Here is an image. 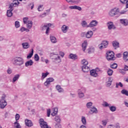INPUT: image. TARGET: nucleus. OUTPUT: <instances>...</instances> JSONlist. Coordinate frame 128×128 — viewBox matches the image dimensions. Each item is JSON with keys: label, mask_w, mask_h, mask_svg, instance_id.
Listing matches in <instances>:
<instances>
[{"label": "nucleus", "mask_w": 128, "mask_h": 128, "mask_svg": "<svg viewBox=\"0 0 128 128\" xmlns=\"http://www.w3.org/2000/svg\"><path fill=\"white\" fill-rule=\"evenodd\" d=\"M6 95L3 94L0 100V108H4L8 105V102L6 101Z\"/></svg>", "instance_id": "f257e3e1"}, {"label": "nucleus", "mask_w": 128, "mask_h": 128, "mask_svg": "<svg viewBox=\"0 0 128 128\" xmlns=\"http://www.w3.org/2000/svg\"><path fill=\"white\" fill-rule=\"evenodd\" d=\"M106 58L108 60H116L114 52L109 51L106 53Z\"/></svg>", "instance_id": "f03ea898"}, {"label": "nucleus", "mask_w": 128, "mask_h": 128, "mask_svg": "<svg viewBox=\"0 0 128 128\" xmlns=\"http://www.w3.org/2000/svg\"><path fill=\"white\" fill-rule=\"evenodd\" d=\"M14 64L16 66H22V64H24V59L20 57H16L14 60Z\"/></svg>", "instance_id": "7ed1b4c3"}, {"label": "nucleus", "mask_w": 128, "mask_h": 128, "mask_svg": "<svg viewBox=\"0 0 128 128\" xmlns=\"http://www.w3.org/2000/svg\"><path fill=\"white\" fill-rule=\"evenodd\" d=\"M39 123L40 124V126L42 128H51L50 127L48 126L46 122H44V119L41 118L39 120Z\"/></svg>", "instance_id": "20e7f679"}, {"label": "nucleus", "mask_w": 128, "mask_h": 128, "mask_svg": "<svg viewBox=\"0 0 128 128\" xmlns=\"http://www.w3.org/2000/svg\"><path fill=\"white\" fill-rule=\"evenodd\" d=\"M120 12V10L118 8H114L112 10L109 12V14L110 16H114L116 14H118Z\"/></svg>", "instance_id": "39448f33"}, {"label": "nucleus", "mask_w": 128, "mask_h": 128, "mask_svg": "<svg viewBox=\"0 0 128 128\" xmlns=\"http://www.w3.org/2000/svg\"><path fill=\"white\" fill-rule=\"evenodd\" d=\"M18 4H20L18 0H14L12 4L9 6V8H10L11 10H14V6H18Z\"/></svg>", "instance_id": "423d86ee"}, {"label": "nucleus", "mask_w": 128, "mask_h": 128, "mask_svg": "<svg viewBox=\"0 0 128 128\" xmlns=\"http://www.w3.org/2000/svg\"><path fill=\"white\" fill-rule=\"evenodd\" d=\"M52 59L54 60V62H55L56 64H58V62H62L58 54H53L52 56Z\"/></svg>", "instance_id": "0eeeda50"}, {"label": "nucleus", "mask_w": 128, "mask_h": 128, "mask_svg": "<svg viewBox=\"0 0 128 128\" xmlns=\"http://www.w3.org/2000/svg\"><path fill=\"white\" fill-rule=\"evenodd\" d=\"M54 80V79L52 78H48L44 82V84L46 86H48V84H50V82H52Z\"/></svg>", "instance_id": "6e6552de"}, {"label": "nucleus", "mask_w": 128, "mask_h": 128, "mask_svg": "<svg viewBox=\"0 0 128 128\" xmlns=\"http://www.w3.org/2000/svg\"><path fill=\"white\" fill-rule=\"evenodd\" d=\"M108 42L107 41H103L102 42L101 44V45L99 46V48L100 50H102V48H106V46H108Z\"/></svg>", "instance_id": "1a4fd4ad"}, {"label": "nucleus", "mask_w": 128, "mask_h": 128, "mask_svg": "<svg viewBox=\"0 0 128 128\" xmlns=\"http://www.w3.org/2000/svg\"><path fill=\"white\" fill-rule=\"evenodd\" d=\"M52 26V24H45L43 26V30H46V34H48V32H50V26Z\"/></svg>", "instance_id": "9d476101"}, {"label": "nucleus", "mask_w": 128, "mask_h": 128, "mask_svg": "<svg viewBox=\"0 0 128 128\" xmlns=\"http://www.w3.org/2000/svg\"><path fill=\"white\" fill-rule=\"evenodd\" d=\"M107 26L108 30H115L116 26L114 25V23L112 22H108L107 24Z\"/></svg>", "instance_id": "9b49d317"}, {"label": "nucleus", "mask_w": 128, "mask_h": 128, "mask_svg": "<svg viewBox=\"0 0 128 128\" xmlns=\"http://www.w3.org/2000/svg\"><path fill=\"white\" fill-rule=\"evenodd\" d=\"M98 24V22H96V20H93L90 24L89 26H90V28H94V26H96Z\"/></svg>", "instance_id": "f8f14e48"}, {"label": "nucleus", "mask_w": 128, "mask_h": 128, "mask_svg": "<svg viewBox=\"0 0 128 128\" xmlns=\"http://www.w3.org/2000/svg\"><path fill=\"white\" fill-rule=\"evenodd\" d=\"M25 124L27 126H32V121L30 120H28V119H26L25 120Z\"/></svg>", "instance_id": "ddd939ff"}, {"label": "nucleus", "mask_w": 128, "mask_h": 128, "mask_svg": "<svg viewBox=\"0 0 128 128\" xmlns=\"http://www.w3.org/2000/svg\"><path fill=\"white\" fill-rule=\"evenodd\" d=\"M123 58L124 62H128V52H125L123 54Z\"/></svg>", "instance_id": "4468645a"}, {"label": "nucleus", "mask_w": 128, "mask_h": 128, "mask_svg": "<svg viewBox=\"0 0 128 128\" xmlns=\"http://www.w3.org/2000/svg\"><path fill=\"white\" fill-rule=\"evenodd\" d=\"M92 34H94L92 31H88L86 34V38H90L92 36Z\"/></svg>", "instance_id": "2eb2a0df"}, {"label": "nucleus", "mask_w": 128, "mask_h": 128, "mask_svg": "<svg viewBox=\"0 0 128 128\" xmlns=\"http://www.w3.org/2000/svg\"><path fill=\"white\" fill-rule=\"evenodd\" d=\"M112 46L114 48L115 50H116L118 48H120V43L116 41H114L112 42Z\"/></svg>", "instance_id": "dca6fc26"}, {"label": "nucleus", "mask_w": 128, "mask_h": 128, "mask_svg": "<svg viewBox=\"0 0 128 128\" xmlns=\"http://www.w3.org/2000/svg\"><path fill=\"white\" fill-rule=\"evenodd\" d=\"M82 70L84 72H90V68L88 66H82Z\"/></svg>", "instance_id": "f3484780"}, {"label": "nucleus", "mask_w": 128, "mask_h": 128, "mask_svg": "<svg viewBox=\"0 0 128 128\" xmlns=\"http://www.w3.org/2000/svg\"><path fill=\"white\" fill-rule=\"evenodd\" d=\"M12 10H10V8L9 7V10H7V16H8V18H10V16H12Z\"/></svg>", "instance_id": "a211bd4d"}, {"label": "nucleus", "mask_w": 128, "mask_h": 128, "mask_svg": "<svg viewBox=\"0 0 128 128\" xmlns=\"http://www.w3.org/2000/svg\"><path fill=\"white\" fill-rule=\"evenodd\" d=\"M68 27L66 25H63L62 28V30L63 32H68Z\"/></svg>", "instance_id": "6ab92c4d"}, {"label": "nucleus", "mask_w": 128, "mask_h": 128, "mask_svg": "<svg viewBox=\"0 0 128 128\" xmlns=\"http://www.w3.org/2000/svg\"><path fill=\"white\" fill-rule=\"evenodd\" d=\"M120 22L122 24H124V26H128V21L127 20L121 19L120 20Z\"/></svg>", "instance_id": "aec40b11"}, {"label": "nucleus", "mask_w": 128, "mask_h": 128, "mask_svg": "<svg viewBox=\"0 0 128 128\" xmlns=\"http://www.w3.org/2000/svg\"><path fill=\"white\" fill-rule=\"evenodd\" d=\"M90 74L92 76H98V72H96L94 70L90 71Z\"/></svg>", "instance_id": "412c9836"}, {"label": "nucleus", "mask_w": 128, "mask_h": 128, "mask_svg": "<svg viewBox=\"0 0 128 128\" xmlns=\"http://www.w3.org/2000/svg\"><path fill=\"white\" fill-rule=\"evenodd\" d=\"M88 46V42L86 41H84V43L82 44V48L84 52L86 50V47Z\"/></svg>", "instance_id": "4be33fe9"}, {"label": "nucleus", "mask_w": 128, "mask_h": 128, "mask_svg": "<svg viewBox=\"0 0 128 128\" xmlns=\"http://www.w3.org/2000/svg\"><path fill=\"white\" fill-rule=\"evenodd\" d=\"M56 89L58 90V92H64V89L60 85L56 86Z\"/></svg>", "instance_id": "5701e85b"}, {"label": "nucleus", "mask_w": 128, "mask_h": 128, "mask_svg": "<svg viewBox=\"0 0 128 128\" xmlns=\"http://www.w3.org/2000/svg\"><path fill=\"white\" fill-rule=\"evenodd\" d=\"M34 62H32V60H30L26 62L25 66H32Z\"/></svg>", "instance_id": "b1692460"}, {"label": "nucleus", "mask_w": 128, "mask_h": 128, "mask_svg": "<svg viewBox=\"0 0 128 128\" xmlns=\"http://www.w3.org/2000/svg\"><path fill=\"white\" fill-rule=\"evenodd\" d=\"M69 58H72V60H76L78 58V56L76 54H70Z\"/></svg>", "instance_id": "393cba45"}, {"label": "nucleus", "mask_w": 128, "mask_h": 128, "mask_svg": "<svg viewBox=\"0 0 128 128\" xmlns=\"http://www.w3.org/2000/svg\"><path fill=\"white\" fill-rule=\"evenodd\" d=\"M58 108H54V112H53L52 113V116H56V114H58Z\"/></svg>", "instance_id": "a878e982"}, {"label": "nucleus", "mask_w": 128, "mask_h": 128, "mask_svg": "<svg viewBox=\"0 0 128 128\" xmlns=\"http://www.w3.org/2000/svg\"><path fill=\"white\" fill-rule=\"evenodd\" d=\"M19 78H20V74H18L16 75L12 79L13 82H16V80H18Z\"/></svg>", "instance_id": "bb28decb"}, {"label": "nucleus", "mask_w": 128, "mask_h": 128, "mask_svg": "<svg viewBox=\"0 0 128 128\" xmlns=\"http://www.w3.org/2000/svg\"><path fill=\"white\" fill-rule=\"evenodd\" d=\"M22 46L24 48H30V44L28 42L22 43Z\"/></svg>", "instance_id": "cd10ccee"}, {"label": "nucleus", "mask_w": 128, "mask_h": 128, "mask_svg": "<svg viewBox=\"0 0 128 128\" xmlns=\"http://www.w3.org/2000/svg\"><path fill=\"white\" fill-rule=\"evenodd\" d=\"M82 62L83 64V66H88V60H86L84 59L82 60Z\"/></svg>", "instance_id": "c85d7f7f"}, {"label": "nucleus", "mask_w": 128, "mask_h": 128, "mask_svg": "<svg viewBox=\"0 0 128 128\" xmlns=\"http://www.w3.org/2000/svg\"><path fill=\"white\" fill-rule=\"evenodd\" d=\"M27 24L28 28H32V21H28Z\"/></svg>", "instance_id": "c756f323"}, {"label": "nucleus", "mask_w": 128, "mask_h": 128, "mask_svg": "<svg viewBox=\"0 0 128 128\" xmlns=\"http://www.w3.org/2000/svg\"><path fill=\"white\" fill-rule=\"evenodd\" d=\"M20 125L19 123L18 122V121H16L14 122V128H20Z\"/></svg>", "instance_id": "7c9ffc66"}, {"label": "nucleus", "mask_w": 128, "mask_h": 128, "mask_svg": "<svg viewBox=\"0 0 128 128\" xmlns=\"http://www.w3.org/2000/svg\"><path fill=\"white\" fill-rule=\"evenodd\" d=\"M42 80H44V78H46L48 76L49 73L46 72V73H42Z\"/></svg>", "instance_id": "2f4dec72"}, {"label": "nucleus", "mask_w": 128, "mask_h": 128, "mask_svg": "<svg viewBox=\"0 0 128 128\" xmlns=\"http://www.w3.org/2000/svg\"><path fill=\"white\" fill-rule=\"evenodd\" d=\"M33 54H34V49H32L31 52L27 56V58H30L32 56Z\"/></svg>", "instance_id": "473e14b6"}, {"label": "nucleus", "mask_w": 128, "mask_h": 128, "mask_svg": "<svg viewBox=\"0 0 128 128\" xmlns=\"http://www.w3.org/2000/svg\"><path fill=\"white\" fill-rule=\"evenodd\" d=\"M34 60L36 62H38L40 60V56L38 54H35L34 56Z\"/></svg>", "instance_id": "72a5a7b5"}, {"label": "nucleus", "mask_w": 128, "mask_h": 128, "mask_svg": "<svg viewBox=\"0 0 128 128\" xmlns=\"http://www.w3.org/2000/svg\"><path fill=\"white\" fill-rule=\"evenodd\" d=\"M82 122L83 124H86V118L84 116L82 117Z\"/></svg>", "instance_id": "f704fd0d"}, {"label": "nucleus", "mask_w": 128, "mask_h": 128, "mask_svg": "<svg viewBox=\"0 0 128 128\" xmlns=\"http://www.w3.org/2000/svg\"><path fill=\"white\" fill-rule=\"evenodd\" d=\"M90 112H92L93 114H96L98 112V110L96 109V108L94 107L91 108Z\"/></svg>", "instance_id": "c9c22d12"}, {"label": "nucleus", "mask_w": 128, "mask_h": 128, "mask_svg": "<svg viewBox=\"0 0 128 128\" xmlns=\"http://www.w3.org/2000/svg\"><path fill=\"white\" fill-rule=\"evenodd\" d=\"M122 94H125V96H128V91L126 90H122L121 92Z\"/></svg>", "instance_id": "e433bc0d"}, {"label": "nucleus", "mask_w": 128, "mask_h": 128, "mask_svg": "<svg viewBox=\"0 0 128 128\" xmlns=\"http://www.w3.org/2000/svg\"><path fill=\"white\" fill-rule=\"evenodd\" d=\"M50 40L52 42H53V44H56V38L55 37H50Z\"/></svg>", "instance_id": "4c0bfd02"}, {"label": "nucleus", "mask_w": 128, "mask_h": 128, "mask_svg": "<svg viewBox=\"0 0 128 128\" xmlns=\"http://www.w3.org/2000/svg\"><path fill=\"white\" fill-rule=\"evenodd\" d=\"M23 22L25 24H28V17H25L23 18Z\"/></svg>", "instance_id": "58836bf2"}, {"label": "nucleus", "mask_w": 128, "mask_h": 128, "mask_svg": "<svg viewBox=\"0 0 128 128\" xmlns=\"http://www.w3.org/2000/svg\"><path fill=\"white\" fill-rule=\"evenodd\" d=\"M82 26H83V28H86V26H87V28L88 27V24L86 21H83L82 22Z\"/></svg>", "instance_id": "ea45409f"}, {"label": "nucleus", "mask_w": 128, "mask_h": 128, "mask_svg": "<svg viewBox=\"0 0 128 128\" xmlns=\"http://www.w3.org/2000/svg\"><path fill=\"white\" fill-rule=\"evenodd\" d=\"M113 72H114V71H112V70H111V69H109L108 70V76H112V73Z\"/></svg>", "instance_id": "a19ab883"}, {"label": "nucleus", "mask_w": 128, "mask_h": 128, "mask_svg": "<svg viewBox=\"0 0 128 128\" xmlns=\"http://www.w3.org/2000/svg\"><path fill=\"white\" fill-rule=\"evenodd\" d=\"M110 110H111V112H116V108L114 106H112L110 107Z\"/></svg>", "instance_id": "79ce46f5"}, {"label": "nucleus", "mask_w": 128, "mask_h": 128, "mask_svg": "<svg viewBox=\"0 0 128 128\" xmlns=\"http://www.w3.org/2000/svg\"><path fill=\"white\" fill-rule=\"evenodd\" d=\"M55 120L57 122H60V116H56L55 117Z\"/></svg>", "instance_id": "37998d69"}, {"label": "nucleus", "mask_w": 128, "mask_h": 128, "mask_svg": "<svg viewBox=\"0 0 128 128\" xmlns=\"http://www.w3.org/2000/svg\"><path fill=\"white\" fill-rule=\"evenodd\" d=\"M110 68H118V64L114 63L110 66Z\"/></svg>", "instance_id": "c03bdc74"}, {"label": "nucleus", "mask_w": 128, "mask_h": 128, "mask_svg": "<svg viewBox=\"0 0 128 128\" xmlns=\"http://www.w3.org/2000/svg\"><path fill=\"white\" fill-rule=\"evenodd\" d=\"M118 86H120V88H122V86H123L122 84V82H120L119 83H117L116 84V88H118Z\"/></svg>", "instance_id": "a18cd8bd"}, {"label": "nucleus", "mask_w": 128, "mask_h": 128, "mask_svg": "<svg viewBox=\"0 0 128 128\" xmlns=\"http://www.w3.org/2000/svg\"><path fill=\"white\" fill-rule=\"evenodd\" d=\"M92 106V102H88L86 104V106L88 108H90V107Z\"/></svg>", "instance_id": "49530a36"}, {"label": "nucleus", "mask_w": 128, "mask_h": 128, "mask_svg": "<svg viewBox=\"0 0 128 128\" xmlns=\"http://www.w3.org/2000/svg\"><path fill=\"white\" fill-rule=\"evenodd\" d=\"M15 26L16 28H20V22H18V21H16L15 22Z\"/></svg>", "instance_id": "de8ad7c7"}, {"label": "nucleus", "mask_w": 128, "mask_h": 128, "mask_svg": "<svg viewBox=\"0 0 128 128\" xmlns=\"http://www.w3.org/2000/svg\"><path fill=\"white\" fill-rule=\"evenodd\" d=\"M107 124H108V120H104L102 121V124H103V126H106Z\"/></svg>", "instance_id": "09e8293b"}, {"label": "nucleus", "mask_w": 128, "mask_h": 128, "mask_svg": "<svg viewBox=\"0 0 128 128\" xmlns=\"http://www.w3.org/2000/svg\"><path fill=\"white\" fill-rule=\"evenodd\" d=\"M20 115L18 114H16V122H18V120H20Z\"/></svg>", "instance_id": "8fccbe9b"}, {"label": "nucleus", "mask_w": 128, "mask_h": 128, "mask_svg": "<svg viewBox=\"0 0 128 128\" xmlns=\"http://www.w3.org/2000/svg\"><path fill=\"white\" fill-rule=\"evenodd\" d=\"M42 6H44V5H40L39 6L38 8V12H40L42 10Z\"/></svg>", "instance_id": "3c124183"}, {"label": "nucleus", "mask_w": 128, "mask_h": 128, "mask_svg": "<svg viewBox=\"0 0 128 128\" xmlns=\"http://www.w3.org/2000/svg\"><path fill=\"white\" fill-rule=\"evenodd\" d=\"M50 116V109H48L47 110V116Z\"/></svg>", "instance_id": "603ef678"}, {"label": "nucleus", "mask_w": 128, "mask_h": 128, "mask_svg": "<svg viewBox=\"0 0 128 128\" xmlns=\"http://www.w3.org/2000/svg\"><path fill=\"white\" fill-rule=\"evenodd\" d=\"M78 96L79 98H84V95L82 92L78 93Z\"/></svg>", "instance_id": "864d4df0"}, {"label": "nucleus", "mask_w": 128, "mask_h": 128, "mask_svg": "<svg viewBox=\"0 0 128 128\" xmlns=\"http://www.w3.org/2000/svg\"><path fill=\"white\" fill-rule=\"evenodd\" d=\"M21 32H24L25 30H26V32H30V30L26 29L24 28H22L20 29Z\"/></svg>", "instance_id": "5fc2aeb1"}, {"label": "nucleus", "mask_w": 128, "mask_h": 128, "mask_svg": "<svg viewBox=\"0 0 128 128\" xmlns=\"http://www.w3.org/2000/svg\"><path fill=\"white\" fill-rule=\"evenodd\" d=\"M60 56H62V58H64V53L62 52H60Z\"/></svg>", "instance_id": "6e6d98bb"}, {"label": "nucleus", "mask_w": 128, "mask_h": 128, "mask_svg": "<svg viewBox=\"0 0 128 128\" xmlns=\"http://www.w3.org/2000/svg\"><path fill=\"white\" fill-rule=\"evenodd\" d=\"M75 10H82V8H80L78 6H76Z\"/></svg>", "instance_id": "4d7b16f0"}, {"label": "nucleus", "mask_w": 128, "mask_h": 128, "mask_svg": "<svg viewBox=\"0 0 128 128\" xmlns=\"http://www.w3.org/2000/svg\"><path fill=\"white\" fill-rule=\"evenodd\" d=\"M70 10H76V6H70Z\"/></svg>", "instance_id": "13d9d810"}, {"label": "nucleus", "mask_w": 128, "mask_h": 128, "mask_svg": "<svg viewBox=\"0 0 128 128\" xmlns=\"http://www.w3.org/2000/svg\"><path fill=\"white\" fill-rule=\"evenodd\" d=\"M7 72H8V74H12V70L10 69H8Z\"/></svg>", "instance_id": "bf43d9fd"}, {"label": "nucleus", "mask_w": 128, "mask_h": 128, "mask_svg": "<svg viewBox=\"0 0 128 128\" xmlns=\"http://www.w3.org/2000/svg\"><path fill=\"white\" fill-rule=\"evenodd\" d=\"M120 2L122 4H126V0H120Z\"/></svg>", "instance_id": "052dcab7"}, {"label": "nucleus", "mask_w": 128, "mask_h": 128, "mask_svg": "<svg viewBox=\"0 0 128 128\" xmlns=\"http://www.w3.org/2000/svg\"><path fill=\"white\" fill-rule=\"evenodd\" d=\"M94 70L96 72H100V70L98 68H96Z\"/></svg>", "instance_id": "680f3d73"}, {"label": "nucleus", "mask_w": 128, "mask_h": 128, "mask_svg": "<svg viewBox=\"0 0 128 128\" xmlns=\"http://www.w3.org/2000/svg\"><path fill=\"white\" fill-rule=\"evenodd\" d=\"M116 56L117 58H120V56H122V54H116Z\"/></svg>", "instance_id": "e2e57ef3"}, {"label": "nucleus", "mask_w": 128, "mask_h": 128, "mask_svg": "<svg viewBox=\"0 0 128 128\" xmlns=\"http://www.w3.org/2000/svg\"><path fill=\"white\" fill-rule=\"evenodd\" d=\"M116 128H120V124H116Z\"/></svg>", "instance_id": "0e129e2a"}, {"label": "nucleus", "mask_w": 128, "mask_h": 128, "mask_svg": "<svg viewBox=\"0 0 128 128\" xmlns=\"http://www.w3.org/2000/svg\"><path fill=\"white\" fill-rule=\"evenodd\" d=\"M124 70H128V66H125L124 68Z\"/></svg>", "instance_id": "69168bd1"}, {"label": "nucleus", "mask_w": 128, "mask_h": 128, "mask_svg": "<svg viewBox=\"0 0 128 128\" xmlns=\"http://www.w3.org/2000/svg\"><path fill=\"white\" fill-rule=\"evenodd\" d=\"M126 8H128V0L126 1Z\"/></svg>", "instance_id": "338daca9"}, {"label": "nucleus", "mask_w": 128, "mask_h": 128, "mask_svg": "<svg viewBox=\"0 0 128 128\" xmlns=\"http://www.w3.org/2000/svg\"><path fill=\"white\" fill-rule=\"evenodd\" d=\"M56 128H60V124H56Z\"/></svg>", "instance_id": "774afa93"}]
</instances>
